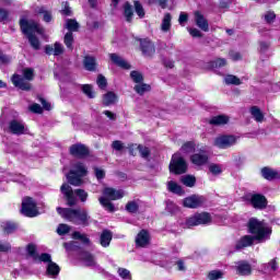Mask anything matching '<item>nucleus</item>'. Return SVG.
Instances as JSON below:
<instances>
[{
  "instance_id": "obj_1",
  "label": "nucleus",
  "mask_w": 280,
  "mask_h": 280,
  "mask_svg": "<svg viewBox=\"0 0 280 280\" xmlns=\"http://www.w3.org/2000/svg\"><path fill=\"white\" fill-rule=\"evenodd\" d=\"M20 26L23 32L28 38L30 45L33 47V49H40V42L38 40V37L34 36V34H44L43 27L38 25V23L34 21H27V20H21L20 21Z\"/></svg>"
},
{
  "instance_id": "obj_2",
  "label": "nucleus",
  "mask_w": 280,
  "mask_h": 280,
  "mask_svg": "<svg viewBox=\"0 0 280 280\" xmlns=\"http://www.w3.org/2000/svg\"><path fill=\"white\" fill-rule=\"evenodd\" d=\"M61 218L73 224H89V212L82 209L57 208Z\"/></svg>"
},
{
  "instance_id": "obj_3",
  "label": "nucleus",
  "mask_w": 280,
  "mask_h": 280,
  "mask_svg": "<svg viewBox=\"0 0 280 280\" xmlns=\"http://www.w3.org/2000/svg\"><path fill=\"white\" fill-rule=\"evenodd\" d=\"M247 226L249 233L255 235L254 237H256L257 242H266V240H270V233H272V230H270L264 221L252 218L249 219Z\"/></svg>"
},
{
  "instance_id": "obj_4",
  "label": "nucleus",
  "mask_w": 280,
  "mask_h": 280,
  "mask_svg": "<svg viewBox=\"0 0 280 280\" xmlns=\"http://www.w3.org/2000/svg\"><path fill=\"white\" fill-rule=\"evenodd\" d=\"M61 194H63L68 207H74V205H78V196L81 200V202H86V199L89 198V192L84 189H75L73 191V188L69 186V184H62L60 188ZM75 194V195H74Z\"/></svg>"
},
{
  "instance_id": "obj_5",
  "label": "nucleus",
  "mask_w": 280,
  "mask_h": 280,
  "mask_svg": "<svg viewBox=\"0 0 280 280\" xmlns=\"http://www.w3.org/2000/svg\"><path fill=\"white\" fill-rule=\"evenodd\" d=\"M124 196V190H117L115 188H105L103 190V197L98 198V201L101 202L102 207L106 209V211H109V213H114V211H116L117 209H115V205H113L110 200H121Z\"/></svg>"
},
{
  "instance_id": "obj_6",
  "label": "nucleus",
  "mask_w": 280,
  "mask_h": 280,
  "mask_svg": "<svg viewBox=\"0 0 280 280\" xmlns=\"http://www.w3.org/2000/svg\"><path fill=\"white\" fill-rule=\"evenodd\" d=\"M89 174V170L86 168V165L82 162H77L73 164L72 170L67 175V180L69 185H72L73 187H80L84 184V176Z\"/></svg>"
},
{
  "instance_id": "obj_7",
  "label": "nucleus",
  "mask_w": 280,
  "mask_h": 280,
  "mask_svg": "<svg viewBox=\"0 0 280 280\" xmlns=\"http://www.w3.org/2000/svg\"><path fill=\"white\" fill-rule=\"evenodd\" d=\"M22 75L13 74L11 79L13 85L16 86V89H21V91H32V84L30 82L34 80V69L24 68Z\"/></svg>"
},
{
  "instance_id": "obj_8",
  "label": "nucleus",
  "mask_w": 280,
  "mask_h": 280,
  "mask_svg": "<svg viewBox=\"0 0 280 280\" xmlns=\"http://www.w3.org/2000/svg\"><path fill=\"white\" fill-rule=\"evenodd\" d=\"M212 221L213 219L208 212L196 213L186 220V226L191 229V226H200V224H211Z\"/></svg>"
},
{
  "instance_id": "obj_9",
  "label": "nucleus",
  "mask_w": 280,
  "mask_h": 280,
  "mask_svg": "<svg viewBox=\"0 0 280 280\" xmlns=\"http://www.w3.org/2000/svg\"><path fill=\"white\" fill-rule=\"evenodd\" d=\"M170 172L173 174H185L187 172V162L180 156V153H175L172 156Z\"/></svg>"
},
{
  "instance_id": "obj_10",
  "label": "nucleus",
  "mask_w": 280,
  "mask_h": 280,
  "mask_svg": "<svg viewBox=\"0 0 280 280\" xmlns=\"http://www.w3.org/2000/svg\"><path fill=\"white\" fill-rule=\"evenodd\" d=\"M235 143H237V137L231 135H222L214 139L213 145L220 150H229V148H233Z\"/></svg>"
},
{
  "instance_id": "obj_11",
  "label": "nucleus",
  "mask_w": 280,
  "mask_h": 280,
  "mask_svg": "<svg viewBox=\"0 0 280 280\" xmlns=\"http://www.w3.org/2000/svg\"><path fill=\"white\" fill-rule=\"evenodd\" d=\"M22 213L26 215V218H36V215H38L36 201L30 197H25L22 201Z\"/></svg>"
},
{
  "instance_id": "obj_12",
  "label": "nucleus",
  "mask_w": 280,
  "mask_h": 280,
  "mask_svg": "<svg viewBox=\"0 0 280 280\" xmlns=\"http://www.w3.org/2000/svg\"><path fill=\"white\" fill-rule=\"evenodd\" d=\"M192 21L201 32H209V20L200 11H194Z\"/></svg>"
},
{
  "instance_id": "obj_13",
  "label": "nucleus",
  "mask_w": 280,
  "mask_h": 280,
  "mask_svg": "<svg viewBox=\"0 0 280 280\" xmlns=\"http://www.w3.org/2000/svg\"><path fill=\"white\" fill-rule=\"evenodd\" d=\"M184 207L187 209H198L205 205V197L198 195H191L183 200Z\"/></svg>"
},
{
  "instance_id": "obj_14",
  "label": "nucleus",
  "mask_w": 280,
  "mask_h": 280,
  "mask_svg": "<svg viewBox=\"0 0 280 280\" xmlns=\"http://www.w3.org/2000/svg\"><path fill=\"white\" fill-rule=\"evenodd\" d=\"M69 152L72 156L77 159H84V156H89V148L82 143L72 144L69 148Z\"/></svg>"
},
{
  "instance_id": "obj_15",
  "label": "nucleus",
  "mask_w": 280,
  "mask_h": 280,
  "mask_svg": "<svg viewBox=\"0 0 280 280\" xmlns=\"http://www.w3.org/2000/svg\"><path fill=\"white\" fill-rule=\"evenodd\" d=\"M190 163L197 167H203V165L209 164V154L205 151H200L190 156Z\"/></svg>"
},
{
  "instance_id": "obj_16",
  "label": "nucleus",
  "mask_w": 280,
  "mask_h": 280,
  "mask_svg": "<svg viewBox=\"0 0 280 280\" xmlns=\"http://www.w3.org/2000/svg\"><path fill=\"white\" fill-rule=\"evenodd\" d=\"M249 203L254 209H266L268 207V200L260 194H255L249 197Z\"/></svg>"
},
{
  "instance_id": "obj_17",
  "label": "nucleus",
  "mask_w": 280,
  "mask_h": 280,
  "mask_svg": "<svg viewBox=\"0 0 280 280\" xmlns=\"http://www.w3.org/2000/svg\"><path fill=\"white\" fill-rule=\"evenodd\" d=\"M150 232L141 230L136 236V246L139 248H145L147 246H150Z\"/></svg>"
},
{
  "instance_id": "obj_18",
  "label": "nucleus",
  "mask_w": 280,
  "mask_h": 280,
  "mask_svg": "<svg viewBox=\"0 0 280 280\" xmlns=\"http://www.w3.org/2000/svg\"><path fill=\"white\" fill-rule=\"evenodd\" d=\"M9 130L12 135H25V122L13 119L9 122Z\"/></svg>"
},
{
  "instance_id": "obj_19",
  "label": "nucleus",
  "mask_w": 280,
  "mask_h": 280,
  "mask_svg": "<svg viewBox=\"0 0 280 280\" xmlns=\"http://www.w3.org/2000/svg\"><path fill=\"white\" fill-rule=\"evenodd\" d=\"M234 268L236 270V275H240L241 277H248L253 272V267H250V264L246 261L236 262Z\"/></svg>"
},
{
  "instance_id": "obj_20",
  "label": "nucleus",
  "mask_w": 280,
  "mask_h": 280,
  "mask_svg": "<svg viewBox=\"0 0 280 280\" xmlns=\"http://www.w3.org/2000/svg\"><path fill=\"white\" fill-rule=\"evenodd\" d=\"M45 54H47V56H62V54H65V46L58 42H56L52 46L46 45Z\"/></svg>"
},
{
  "instance_id": "obj_21",
  "label": "nucleus",
  "mask_w": 280,
  "mask_h": 280,
  "mask_svg": "<svg viewBox=\"0 0 280 280\" xmlns=\"http://www.w3.org/2000/svg\"><path fill=\"white\" fill-rule=\"evenodd\" d=\"M255 236L244 235L242 236L235 245L236 250H242V248H248V246H253L255 244Z\"/></svg>"
},
{
  "instance_id": "obj_22",
  "label": "nucleus",
  "mask_w": 280,
  "mask_h": 280,
  "mask_svg": "<svg viewBox=\"0 0 280 280\" xmlns=\"http://www.w3.org/2000/svg\"><path fill=\"white\" fill-rule=\"evenodd\" d=\"M160 30L162 34L172 32V13H164L160 24Z\"/></svg>"
},
{
  "instance_id": "obj_23",
  "label": "nucleus",
  "mask_w": 280,
  "mask_h": 280,
  "mask_svg": "<svg viewBox=\"0 0 280 280\" xmlns=\"http://www.w3.org/2000/svg\"><path fill=\"white\" fill-rule=\"evenodd\" d=\"M140 48L144 56H154L156 51L154 44L150 39H142L140 42Z\"/></svg>"
},
{
  "instance_id": "obj_24",
  "label": "nucleus",
  "mask_w": 280,
  "mask_h": 280,
  "mask_svg": "<svg viewBox=\"0 0 280 280\" xmlns=\"http://www.w3.org/2000/svg\"><path fill=\"white\" fill-rule=\"evenodd\" d=\"M109 58L112 62H114V65L117 67H120V69H130V63H128V61H126V59H124L121 56L117 54H110Z\"/></svg>"
},
{
  "instance_id": "obj_25",
  "label": "nucleus",
  "mask_w": 280,
  "mask_h": 280,
  "mask_svg": "<svg viewBox=\"0 0 280 280\" xmlns=\"http://www.w3.org/2000/svg\"><path fill=\"white\" fill-rule=\"evenodd\" d=\"M109 58L112 62H114V65L117 67H120V69H130V63H128V61H126V59H124L121 56L117 54H110Z\"/></svg>"
},
{
  "instance_id": "obj_26",
  "label": "nucleus",
  "mask_w": 280,
  "mask_h": 280,
  "mask_svg": "<svg viewBox=\"0 0 280 280\" xmlns=\"http://www.w3.org/2000/svg\"><path fill=\"white\" fill-rule=\"evenodd\" d=\"M80 260L82 261V264H84L85 266H97V261H95V256H93L91 253L89 252H82L80 254Z\"/></svg>"
},
{
  "instance_id": "obj_27",
  "label": "nucleus",
  "mask_w": 280,
  "mask_h": 280,
  "mask_svg": "<svg viewBox=\"0 0 280 280\" xmlns=\"http://www.w3.org/2000/svg\"><path fill=\"white\" fill-rule=\"evenodd\" d=\"M166 187L167 190L171 191V194H176L177 196H185V190H183V187L174 180L167 182Z\"/></svg>"
},
{
  "instance_id": "obj_28",
  "label": "nucleus",
  "mask_w": 280,
  "mask_h": 280,
  "mask_svg": "<svg viewBox=\"0 0 280 280\" xmlns=\"http://www.w3.org/2000/svg\"><path fill=\"white\" fill-rule=\"evenodd\" d=\"M210 126H226L229 124V116L226 115H219L213 116L209 119Z\"/></svg>"
},
{
  "instance_id": "obj_29",
  "label": "nucleus",
  "mask_w": 280,
  "mask_h": 280,
  "mask_svg": "<svg viewBox=\"0 0 280 280\" xmlns=\"http://www.w3.org/2000/svg\"><path fill=\"white\" fill-rule=\"evenodd\" d=\"M113 241V233L110 231L104 230L101 234L100 243L103 248H108L110 242Z\"/></svg>"
},
{
  "instance_id": "obj_30",
  "label": "nucleus",
  "mask_w": 280,
  "mask_h": 280,
  "mask_svg": "<svg viewBox=\"0 0 280 280\" xmlns=\"http://www.w3.org/2000/svg\"><path fill=\"white\" fill-rule=\"evenodd\" d=\"M83 65L86 71H95V69L97 68V61L93 56H85L83 60Z\"/></svg>"
},
{
  "instance_id": "obj_31",
  "label": "nucleus",
  "mask_w": 280,
  "mask_h": 280,
  "mask_svg": "<svg viewBox=\"0 0 280 280\" xmlns=\"http://www.w3.org/2000/svg\"><path fill=\"white\" fill-rule=\"evenodd\" d=\"M46 272L49 277H52V279H56V277H58V275H60V266H58V264L51 261L50 264L47 265Z\"/></svg>"
},
{
  "instance_id": "obj_32",
  "label": "nucleus",
  "mask_w": 280,
  "mask_h": 280,
  "mask_svg": "<svg viewBox=\"0 0 280 280\" xmlns=\"http://www.w3.org/2000/svg\"><path fill=\"white\" fill-rule=\"evenodd\" d=\"M261 174L267 180H275V178H279V172L272 168L264 167L261 170Z\"/></svg>"
},
{
  "instance_id": "obj_33",
  "label": "nucleus",
  "mask_w": 280,
  "mask_h": 280,
  "mask_svg": "<svg viewBox=\"0 0 280 280\" xmlns=\"http://www.w3.org/2000/svg\"><path fill=\"white\" fill-rule=\"evenodd\" d=\"M117 102V94L114 92H107L103 96V104L104 106H112V104H115Z\"/></svg>"
},
{
  "instance_id": "obj_34",
  "label": "nucleus",
  "mask_w": 280,
  "mask_h": 280,
  "mask_svg": "<svg viewBox=\"0 0 280 280\" xmlns=\"http://www.w3.org/2000/svg\"><path fill=\"white\" fill-rule=\"evenodd\" d=\"M223 82L228 85H234V86H240L242 84V80L237 78L236 75L233 74H228L223 78Z\"/></svg>"
},
{
  "instance_id": "obj_35",
  "label": "nucleus",
  "mask_w": 280,
  "mask_h": 280,
  "mask_svg": "<svg viewBox=\"0 0 280 280\" xmlns=\"http://www.w3.org/2000/svg\"><path fill=\"white\" fill-rule=\"evenodd\" d=\"M252 117H254L255 121H258V124H261L264 121V113H261V109L259 107L254 106L250 108Z\"/></svg>"
},
{
  "instance_id": "obj_36",
  "label": "nucleus",
  "mask_w": 280,
  "mask_h": 280,
  "mask_svg": "<svg viewBox=\"0 0 280 280\" xmlns=\"http://www.w3.org/2000/svg\"><path fill=\"white\" fill-rule=\"evenodd\" d=\"M180 183L186 187H194L196 185V177L194 175H185L180 177Z\"/></svg>"
},
{
  "instance_id": "obj_37",
  "label": "nucleus",
  "mask_w": 280,
  "mask_h": 280,
  "mask_svg": "<svg viewBox=\"0 0 280 280\" xmlns=\"http://www.w3.org/2000/svg\"><path fill=\"white\" fill-rule=\"evenodd\" d=\"M1 228L4 231V233H14L15 229H16V223L11 222V221H4L1 223Z\"/></svg>"
},
{
  "instance_id": "obj_38",
  "label": "nucleus",
  "mask_w": 280,
  "mask_h": 280,
  "mask_svg": "<svg viewBox=\"0 0 280 280\" xmlns=\"http://www.w3.org/2000/svg\"><path fill=\"white\" fill-rule=\"evenodd\" d=\"M133 14L135 13L132 12V5H130V3H128V2H126L124 5V15L128 23H130L132 21Z\"/></svg>"
},
{
  "instance_id": "obj_39",
  "label": "nucleus",
  "mask_w": 280,
  "mask_h": 280,
  "mask_svg": "<svg viewBox=\"0 0 280 280\" xmlns=\"http://www.w3.org/2000/svg\"><path fill=\"white\" fill-rule=\"evenodd\" d=\"M26 253L28 257H32L34 261L38 259V252L36 250V245H34V243H31L26 246Z\"/></svg>"
},
{
  "instance_id": "obj_40",
  "label": "nucleus",
  "mask_w": 280,
  "mask_h": 280,
  "mask_svg": "<svg viewBox=\"0 0 280 280\" xmlns=\"http://www.w3.org/2000/svg\"><path fill=\"white\" fill-rule=\"evenodd\" d=\"M66 28L69 30V32H78V30H80V23L73 19H69L66 21Z\"/></svg>"
},
{
  "instance_id": "obj_41",
  "label": "nucleus",
  "mask_w": 280,
  "mask_h": 280,
  "mask_svg": "<svg viewBox=\"0 0 280 280\" xmlns=\"http://www.w3.org/2000/svg\"><path fill=\"white\" fill-rule=\"evenodd\" d=\"M180 150L184 154H191L196 150V143L191 141L186 142L182 145Z\"/></svg>"
},
{
  "instance_id": "obj_42",
  "label": "nucleus",
  "mask_w": 280,
  "mask_h": 280,
  "mask_svg": "<svg viewBox=\"0 0 280 280\" xmlns=\"http://www.w3.org/2000/svg\"><path fill=\"white\" fill-rule=\"evenodd\" d=\"M133 7L139 19H143L145 16V9H143V4L139 1H135Z\"/></svg>"
},
{
  "instance_id": "obj_43",
  "label": "nucleus",
  "mask_w": 280,
  "mask_h": 280,
  "mask_svg": "<svg viewBox=\"0 0 280 280\" xmlns=\"http://www.w3.org/2000/svg\"><path fill=\"white\" fill-rule=\"evenodd\" d=\"M37 14H43V20L45 23H50L51 21V12L45 10V7H40L37 9Z\"/></svg>"
},
{
  "instance_id": "obj_44",
  "label": "nucleus",
  "mask_w": 280,
  "mask_h": 280,
  "mask_svg": "<svg viewBox=\"0 0 280 280\" xmlns=\"http://www.w3.org/2000/svg\"><path fill=\"white\" fill-rule=\"evenodd\" d=\"M209 280H219L224 279V271L222 270H212L208 273Z\"/></svg>"
},
{
  "instance_id": "obj_45",
  "label": "nucleus",
  "mask_w": 280,
  "mask_h": 280,
  "mask_svg": "<svg viewBox=\"0 0 280 280\" xmlns=\"http://www.w3.org/2000/svg\"><path fill=\"white\" fill-rule=\"evenodd\" d=\"M117 272L120 279L132 280V273H130V270L126 268H118Z\"/></svg>"
},
{
  "instance_id": "obj_46",
  "label": "nucleus",
  "mask_w": 280,
  "mask_h": 280,
  "mask_svg": "<svg viewBox=\"0 0 280 280\" xmlns=\"http://www.w3.org/2000/svg\"><path fill=\"white\" fill-rule=\"evenodd\" d=\"M212 69H222V67H226V59L218 58L210 62Z\"/></svg>"
},
{
  "instance_id": "obj_47",
  "label": "nucleus",
  "mask_w": 280,
  "mask_h": 280,
  "mask_svg": "<svg viewBox=\"0 0 280 280\" xmlns=\"http://www.w3.org/2000/svg\"><path fill=\"white\" fill-rule=\"evenodd\" d=\"M135 91L138 93V95H143V93H148V91H150V85L145 83H138L135 85Z\"/></svg>"
},
{
  "instance_id": "obj_48",
  "label": "nucleus",
  "mask_w": 280,
  "mask_h": 280,
  "mask_svg": "<svg viewBox=\"0 0 280 280\" xmlns=\"http://www.w3.org/2000/svg\"><path fill=\"white\" fill-rule=\"evenodd\" d=\"M126 211H128V213H137V211H139V202L137 201L127 202Z\"/></svg>"
},
{
  "instance_id": "obj_49",
  "label": "nucleus",
  "mask_w": 280,
  "mask_h": 280,
  "mask_svg": "<svg viewBox=\"0 0 280 280\" xmlns=\"http://www.w3.org/2000/svg\"><path fill=\"white\" fill-rule=\"evenodd\" d=\"M63 43L68 49H73V33L69 32L65 35Z\"/></svg>"
},
{
  "instance_id": "obj_50",
  "label": "nucleus",
  "mask_w": 280,
  "mask_h": 280,
  "mask_svg": "<svg viewBox=\"0 0 280 280\" xmlns=\"http://www.w3.org/2000/svg\"><path fill=\"white\" fill-rule=\"evenodd\" d=\"M35 261L37 264H40V262L50 264L51 262V255L46 254V253H44V254H42L39 256L37 255V258L35 259Z\"/></svg>"
},
{
  "instance_id": "obj_51",
  "label": "nucleus",
  "mask_w": 280,
  "mask_h": 280,
  "mask_svg": "<svg viewBox=\"0 0 280 280\" xmlns=\"http://www.w3.org/2000/svg\"><path fill=\"white\" fill-rule=\"evenodd\" d=\"M130 78L136 84H141L143 82V74L139 71H131L130 72Z\"/></svg>"
},
{
  "instance_id": "obj_52",
  "label": "nucleus",
  "mask_w": 280,
  "mask_h": 280,
  "mask_svg": "<svg viewBox=\"0 0 280 280\" xmlns=\"http://www.w3.org/2000/svg\"><path fill=\"white\" fill-rule=\"evenodd\" d=\"M82 91H83L84 95L90 97V100H93V97H95V92L93 91V86H91L90 84L83 85Z\"/></svg>"
},
{
  "instance_id": "obj_53",
  "label": "nucleus",
  "mask_w": 280,
  "mask_h": 280,
  "mask_svg": "<svg viewBox=\"0 0 280 280\" xmlns=\"http://www.w3.org/2000/svg\"><path fill=\"white\" fill-rule=\"evenodd\" d=\"M72 238L73 240H81V242H83V244H90V240L86 236V234H81L80 232H74L72 233Z\"/></svg>"
},
{
  "instance_id": "obj_54",
  "label": "nucleus",
  "mask_w": 280,
  "mask_h": 280,
  "mask_svg": "<svg viewBox=\"0 0 280 280\" xmlns=\"http://www.w3.org/2000/svg\"><path fill=\"white\" fill-rule=\"evenodd\" d=\"M69 231H71V226L65 223L59 224V226L57 228L58 235H67Z\"/></svg>"
},
{
  "instance_id": "obj_55",
  "label": "nucleus",
  "mask_w": 280,
  "mask_h": 280,
  "mask_svg": "<svg viewBox=\"0 0 280 280\" xmlns=\"http://www.w3.org/2000/svg\"><path fill=\"white\" fill-rule=\"evenodd\" d=\"M209 172H211L214 176H219V174H222V166L219 164H210Z\"/></svg>"
},
{
  "instance_id": "obj_56",
  "label": "nucleus",
  "mask_w": 280,
  "mask_h": 280,
  "mask_svg": "<svg viewBox=\"0 0 280 280\" xmlns=\"http://www.w3.org/2000/svg\"><path fill=\"white\" fill-rule=\"evenodd\" d=\"M187 30L192 38H202V32H200V30L191 27H188Z\"/></svg>"
},
{
  "instance_id": "obj_57",
  "label": "nucleus",
  "mask_w": 280,
  "mask_h": 280,
  "mask_svg": "<svg viewBox=\"0 0 280 280\" xmlns=\"http://www.w3.org/2000/svg\"><path fill=\"white\" fill-rule=\"evenodd\" d=\"M138 150L142 159H148L150 156V149L143 145H138Z\"/></svg>"
},
{
  "instance_id": "obj_58",
  "label": "nucleus",
  "mask_w": 280,
  "mask_h": 280,
  "mask_svg": "<svg viewBox=\"0 0 280 280\" xmlns=\"http://www.w3.org/2000/svg\"><path fill=\"white\" fill-rule=\"evenodd\" d=\"M61 14L65 16H71V7H69V2H62Z\"/></svg>"
},
{
  "instance_id": "obj_59",
  "label": "nucleus",
  "mask_w": 280,
  "mask_h": 280,
  "mask_svg": "<svg viewBox=\"0 0 280 280\" xmlns=\"http://www.w3.org/2000/svg\"><path fill=\"white\" fill-rule=\"evenodd\" d=\"M112 148L114 150H116L117 152H121V150H124V142L122 141H119V140H116L112 143Z\"/></svg>"
},
{
  "instance_id": "obj_60",
  "label": "nucleus",
  "mask_w": 280,
  "mask_h": 280,
  "mask_svg": "<svg viewBox=\"0 0 280 280\" xmlns=\"http://www.w3.org/2000/svg\"><path fill=\"white\" fill-rule=\"evenodd\" d=\"M94 172H95V176H96L97 180H102V178H104V176H106V173L102 168L95 167Z\"/></svg>"
},
{
  "instance_id": "obj_61",
  "label": "nucleus",
  "mask_w": 280,
  "mask_h": 280,
  "mask_svg": "<svg viewBox=\"0 0 280 280\" xmlns=\"http://www.w3.org/2000/svg\"><path fill=\"white\" fill-rule=\"evenodd\" d=\"M97 84L100 86V89H106V78L104 75H98L97 78Z\"/></svg>"
},
{
  "instance_id": "obj_62",
  "label": "nucleus",
  "mask_w": 280,
  "mask_h": 280,
  "mask_svg": "<svg viewBox=\"0 0 280 280\" xmlns=\"http://www.w3.org/2000/svg\"><path fill=\"white\" fill-rule=\"evenodd\" d=\"M30 110L32 112V113H37V114H40V113H43V107H40V105L39 104H33V105H31L30 106Z\"/></svg>"
},
{
  "instance_id": "obj_63",
  "label": "nucleus",
  "mask_w": 280,
  "mask_h": 280,
  "mask_svg": "<svg viewBox=\"0 0 280 280\" xmlns=\"http://www.w3.org/2000/svg\"><path fill=\"white\" fill-rule=\"evenodd\" d=\"M10 248H12L10 243H8V242L1 243L0 242V253H8V250H10Z\"/></svg>"
},
{
  "instance_id": "obj_64",
  "label": "nucleus",
  "mask_w": 280,
  "mask_h": 280,
  "mask_svg": "<svg viewBox=\"0 0 280 280\" xmlns=\"http://www.w3.org/2000/svg\"><path fill=\"white\" fill-rule=\"evenodd\" d=\"M276 14L275 12H268L266 15H265V20L267 23H272L276 19Z\"/></svg>"
}]
</instances>
